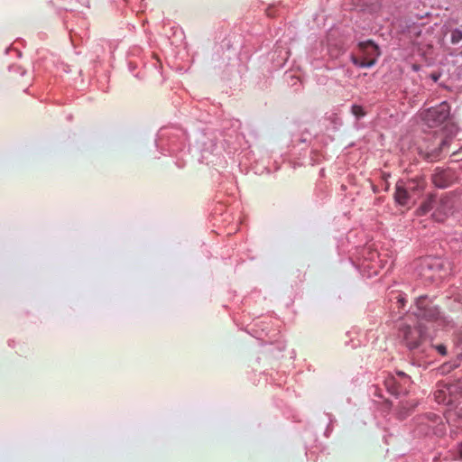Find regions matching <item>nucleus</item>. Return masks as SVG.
<instances>
[{
	"label": "nucleus",
	"mask_w": 462,
	"mask_h": 462,
	"mask_svg": "<svg viewBox=\"0 0 462 462\" xmlns=\"http://www.w3.org/2000/svg\"><path fill=\"white\" fill-rule=\"evenodd\" d=\"M397 338L413 355H425L430 346L427 328L420 322L410 325L404 320L398 324Z\"/></svg>",
	"instance_id": "obj_1"
},
{
	"label": "nucleus",
	"mask_w": 462,
	"mask_h": 462,
	"mask_svg": "<svg viewBox=\"0 0 462 462\" xmlns=\"http://www.w3.org/2000/svg\"><path fill=\"white\" fill-rule=\"evenodd\" d=\"M421 118L430 128L438 127L445 123L444 131L447 132L446 137L439 143V151L442 152L449 145L451 138L457 134V126L448 122L450 120V106L444 101L436 106L430 107L421 113Z\"/></svg>",
	"instance_id": "obj_2"
},
{
	"label": "nucleus",
	"mask_w": 462,
	"mask_h": 462,
	"mask_svg": "<svg viewBox=\"0 0 462 462\" xmlns=\"http://www.w3.org/2000/svg\"><path fill=\"white\" fill-rule=\"evenodd\" d=\"M412 314L420 320L433 322L441 327H453L452 320L445 317L427 295L416 298Z\"/></svg>",
	"instance_id": "obj_3"
},
{
	"label": "nucleus",
	"mask_w": 462,
	"mask_h": 462,
	"mask_svg": "<svg viewBox=\"0 0 462 462\" xmlns=\"http://www.w3.org/2000/svg\"><path fill=\"white\" fill-rule=\"evenodd\" d=\"M359 48L365 52L367 53L370 58L369 59H360L355 56H352V62L359 67V68H371L375 62L377 57L380 56L379 47L371 40L362 42L359 43Z\"/></svg>",
	"instance_id": "obj_4"
},
{
	"label": "nucleus",
	"mask_w": 462,
	"mask_h": 462,
	"mask_svg": "<svg viewBox=\"0 0 462 462\" xmlns=\"http://www.w3.org/2000/svg\"><path fill=\"white\" fill-rule=\"evenodd\" d=\"M448 199L438 198L435 195H430L428 199L420 206L419 210L421 214H427L430 210H432L435 207L436 211L440 213H444L445 215L450 209V206L448 205Z\"/></svg>",
	"instance_id": "obj_5"
},
{
	"label": "nucleus",
	"mask_w": 462,
	"mask_h": 462,
	"mask_svg": "<svg viewBox=\"0 0 462 462\" xmlns=\"http://www.w3.org/2000/svg\"><path fill=\"white\" fill-rule=\"evenodd\" d=\"M440 268V263L432 258L422 259L418 265V273L424 280H434L436 272Z\"/></svg>",
	"instance_id": "obj_6"
},
{
	"label": "nucleus",
	"mask_w": 462,
	"mask_h": 462,
	"mask_svg": "<svg viewBox=\"0 0 462 462\" xmlns=\"http://www.w3.org/2000/svg\"><path fill=\"white\" fill-rule=\"evenodd\" d=\"M454 179V173L449 169H437L432 175L433 184L439 189L448 188L453 182Z\"/></svg>",
	"instance_id": "obj_7"
},
{
	"label": "nucleus",
	"mask_w": 462,
	"mask_h": 462,
	"mask_svg": "<svg viewBox=\"0 0 462 462\" xmlns=\"http://www.w3.org/2000/svg\"><path fill=\"white\" fill-rule=\"evenodd\" d=\"M411 198V193L408 191L404 185L403 180H399L395 186V193L394 199L395 201L401 205L405 206L409 203L410 199Z\"/></svg>",
	"instance_id": "obj_8"
},
{
	"label": "nucleus",
	"mask_w": 462,
	"mask_h": 462,
	"mask_svg": "<svg viewBox=\"0 0 462 462\" xmlns=\"http://www.w3.org/2000/svg\"><path fill=\"white\" fill-rule=\"evenodd\" d=\"M404 185L411 196L419 194L425 188V180L422 178L411 179L404 181Z\"/></svg>",
	"instance_id": "obj_9"
},
{
	"label": "nucleus",
	"mask_w": 462,
	"mask_h": 462,
	"mask_svg": "<svg viewBox=\"0 0 462 462\" xmlns=\"http://www.w3.org/2000/svg\"><path fill=\"white\" fill-rule=\"evenodd\" d=\"M417 420L419 424H425L427 427L430 428L439 424L441 418L435 413L428 412L420 416Z\"/></svg>",
	"instance_id": "obj_10"
},
{
	"label": "nucleus",
	"mask_w": 462,
	"mask_h": 462,
	"mask_svg": "<svg viewBox=\"0 0 462 462\" xmlns=\"http://www.w3.org/2000/svg\"><path fill=\"white\" fill-rule=\"evenodd\" d=\"M416 406L415 403H410L409 402H402L401 405L398 407L396 415L399 420H404L406 419L411 411Z\"/></svg>",
	"instance_id": "obj_11"
},
{
	"label": "nucleus",
	"mask_w": 462,
	"mask_h": 462,
	"mask_svg": "<svg viewBox=\"0 0 462 462\" xmlns=\"http://www.w3.org/2000/svg\"><path fill=\"white\" fill-rule=\"evenodd\" d=\"M448 32L450 34V42L454 45L462 41V25L460 27L449 28Z\"/></svg>",
	"instance_id": "obj_12"
},
{
	"label": "nucleus",
	"mask_w": 462,
	"mask_h": 462,
	"mask_svg": "<svg viewBox=\"0 0 462 462\" xmlns=\"http://www.w3.org/2000/svg\"><path fill=\"white\" fill-rule=\"evenodd\" d=\"M435 400L438 403L449 404L451 402V399L447 397V393L445 390H438L434 393Z\"/></svg>",
	"instance_id": "obj_13"
},
{
	"label": "nucleus",
	"mask_w": 462,
	"mask_h": 462,
	"mask_svg": "<svg viewBox=\"0 0 462 462\" xmlns=\"http://www.w3.org/2000/svg\"><path fill=\"white\" fill-rule=\"evenodd\" d=\"M351 113L356 116V119L364 117L365 116V112L364 108L359 105H352Z\"/></svg>",
	"instance_id": "obj_14"
},
{
	"label": "nucleus",
	"mask_w": 462,
	"mask_h": 462,
	"mask_svg": "<svg viewBox=\"0 0 462 462\" xmlns=\"http://www.w3.org/2000/svg\"><path fill=\"white\" fill-rule=\"evenodd\" d=\"M368 256H365V259L371 261V262H375V258H379V254L376 252V251H369L368 252Z\"/></svg>",
	"instance_id": "obj_15"
},
{
	"label": "nucleus",
	"mask_w": 462,
	"mask_h": 462,
	"mask_svg": "<svg viewBox=\"0 0 462 462\" xmlns=\"http://www.w3.org/2000/svg\"><path fill=\"white\" fill-rule=\"evenodd\" d=\"M396 299H397V303H398V307L399 308H403L405 306V303H406V299L402 295V294H398L396 296Z\"/></svg>",
	"instance_id": "obj_16"
},
{
	"label": "nucleus",
	"mask_w": 462,
	"mask_h": 462,
	"mask_svg": "<svg viewBox=\"0 0 462 462\" xmlns=\"http://www.w3.org/2000/svg\"><path fill=\"white\" fill-rule=\"evenodd\" d=\"M436 349L437 351L441 355V356H446L447 355V347L444 346V345H438L436 346Z\"/></svg>",
	"instance_id": "obj_17"
},
{
	"label": "nucleus",
	"mask_w": 462,
	"mask_h": 462,
	"mask_svg": "<svg viewBox=\"0 0 462 462\" xmlns=\"http://www.w3.org/2000/svg\"><path fill=\"white\" fill-rule=\"evenodd\" d=\"M457 452L459 459L462 460V441L457 444Z\"/></svg>",
	"instance_id": "obj_18"
},
{
	"label": "nucleus",
	"mask_w": 462,
	"mask_h": 462,
	"mask_svg": "<svg viewBox=\"0 0 462 462\" xmlns=\"http://www.w3.org/2000/svg\"><path fill=\"white\" fill-rule=\"evenodd\" d=\"M397 374L400 377L406 378V379L408 378L407 374L405 373H403V372L399 371V372H397Z\"/></svg>",
	"instance_id": "obj_19"
},
{
	"label": "nucleus",
	"mask_w": 462,
	"mask_h": 462,
	"mask_svg": "<svg viewBox=\"0 0 462 462\" xmlns=\"http://www.w3.org/2000/svg\"><path fill=\"white\" fill-rule=\"evenodd\" d=\"M393 383H395L393 379H390V380L385 382V384H386L387 387H390V385H392Z\"/></svg>",
	"instance_id": "obj_20"
},
{
	"label": "nucleus",
	"mask_w": 462,
	"mask_h": 462,
	"mask_svg": "<svg viewBox=\"0 0 462 462\" xmlns=\"http://www.w3.org/2000/svg\"><path fill=\"white\" fill-rule=\"evenodd\" d=\"M391 392L393 394H398L397 389H393V390H391Z\"/></svg>",
	"instance_id": "obj_21"
},
{
	"label": "nucleus",
	"mask_w": 462,
	"mask_h": 462,
	"mask_svg": "<svg viewBox=\"0 0 462 462\" xmlns=\"http://www.w3.org/2000/svg\"><path fill=\"white\" fill-rule=\"evenodd\" d=\"M291 79H295L296 81H299V79L294 77V76H291Z\"/></svg>",
	"instance_id": "obj_22"
}]
</instances>
